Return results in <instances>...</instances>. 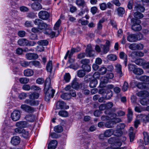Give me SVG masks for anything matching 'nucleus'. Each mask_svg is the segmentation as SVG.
Segmentation results:
<instances>
[{"instance_id": "11", "label": "nucleus", "mask_w": 149, "mask_h": 149, "mask_svg": "<svg viewBox=\"0 0 149 149\" xmlns=\"http://www.w3.org/2000/svg\"><path fill=\"white\" fill-rule=\"evenodd\" d=\"M20 138L18 136H14L12 137L11 139L10 143L14 146H16L18 145L20 142Z\"/></svg>"}, {"instance_id": "6", "label": "nucleus", "mask_w": 149, "mask_h": 149, "mask_svg": "<svg viewBox=\"0 0 149 149\" xmlns=\"http://www.w3.org/2000/svg\"><path fill=\"white\" fill-rule=\"evenodd\" d=\"M21 109L23 111L29 113H32L36 111V109L26 104H22Z\"/></svg>"}, {"instance_id": "13", "label": "nucleus", "mask_w": 149, "mask_h": 149, "mask_svg": "<svg viewBox=\"0 0 149 149\" xmlns=\"http://www.w3.org/2000/svg\"><path fill=\"white\" fill-rule=\"evenodd\" d=\"M136 95L141 98H145L149 95V93L146 91H140L136 93Z\"/></svg>"}, {"instance_id": "40", "label": "nucleus", "mask_w": 149, "mask_h": 149, "mask_svg": "<svg viewBox=\"0 0 149 149\" xmlns=\"http://www.w3.org/2000/svg\"><path fill=\"white\" fill-rule=\"evenodd\" d=\"M59 116L62 117H66L68 116V113L66 111H61L58 112Z\"/></svg>"}, {"instance_id": "45", "label": "nucleus", "mask_w": 149, "mask_h": 149, "mask_svg": "<svg viewBox=\"0 0 149 149\" xmlns=\"http://www.w3.org/2000/svg\"><path fill=\"white\" fill-rule=\"evenodd\" d=\"M134 17L136 18L140 19L143 17L142 14L139 12H136L134 14Z\"/></svg>"}, {"instance_id": "18", "label": "nucleus", "mask_w": 149, "mask_h": 149, "mask_svg": "<svg viewBox=\"0 0 149 149\" xmlns=\"http://www.w3.org/2000/svg\"><path fill=\"white\" fill-rule=\"evenodd\" d=\"M26 57L29 60L34 59L38 58V55L36 54L28 53L26 54Z\"/></svg>"}, {"instance_id": "42", "label": "nucleus", "mask_w": 149, "mask_h": 149, "mask_svg": "<svg viewBox=\"0 0 149 149\" xmlns=\"http://www.w3.org/2000/svg\"><path fill=\"white\" fill-rule=\"evenodd\" d=\"M20 82L22 84L27 83L29 81V79L26 77H22L19 79Z\"/></svg>"}, {"instance_id": "60", "label": "nucleus", "mask_w": 149, "mask_h": 149, "mask_svg": "<svg viewBox=\"0 0 149 149\" xmlns=\"http://www.w3.org/2000/svg\"><path fill=\"white\" fill-rule=\"evenodd\" d=\"M22 88L24 90L26 91H29L31 89V87L28 84H25L23 85Z\"/></svg>"}, {"instance_id": "36", "label": "nucleus", "mask_w": 149, "mask_h": 149, "mask_svg": "<svg viewBox=\"0 0 149 149\" xmlns=\"http://www.w3.org/2000/svg\"><path fill=\"white\" fill-rule=\"evenodd\" d=\"M72 86L73 88L75 89H77L79 87V85L76 80H73L72 84Z\"/></svg>"}, {"instance_id": "30", "label": "nucleus", "mask_w": 149, "mask_h": 149, "mask_svg": "<svg viewBox=\"0 0 149 149\" xmlns=\"http://www.w3.org/2000/svg\"><path fill=\"white\" fill-rule=\"evenodd\" d=\"M145 62V61L142 58H139L136 60L134 61V62L136 65L142 66L143 67V65H144Z\"/></svg>"}, {"instance_id": "55", "label": "nucleus", "mask_w": 149, "mask_h": 149, "mask_svg": "<svg viewBox=\"0 0 149 149\" xmlns=\"http://www.w3.org/2000/svg\"><path fill=\"white\" fill-rule=\"evenodd\" d=\"M31 89L33 91L40 92L41 90V88L39 86L36 85H32L31 86Z\"/></svg>"}, {"instance_id": "21", "label": "nucleus", "mask_w": 149, "mask_h": 149, "mask_svg": "<svg viewBox=\"0 0 149 149\" xmlns=\"http://www.w3.org/2000/svg\"><path fill=\"white\" fill-rule=\"evenodd\" d=\"M100 86L101 87H103L104 86V84L108 82V79L107 76L106 77L103 76L100 78Z\"/></svg>"}, {"instance_id": "32", "label": "nucleus", "mask_w": 149, "mask_h": 149, "mask_svg": "<svg viewBox=\"0 0 149 149\" xmlns=\"http://www.w3.org/2000/svg\"><path fill=\"white\" fill-rule=\"evenodd\" d=\"M64 103L63 101H58L56 104V107L57 109H62L63 108Z\"/></svg>"}, {"instance_id": "41", "label": "nucleus", "mask_w": 149, "mask_h": 149, "mask_svg": "<svg viewBox=\"0 0 149 149\" xmlns=\"http://www.w3.org/2000/svg\"><path fill=\"white\" fill-rule=\"evenodd\" d=\"M122 134L121 130L117 129V130H113V134L116 136H121Z\"/></svg>"}, {"instance_id": "59", "label": "nucleus", "mask_w": 149, "mask_h": 149, "mask_svg": "<svg viewBox=\"0 0 149 149\" xmlns=\"http://www.w3.org/2000/svg\"><path fill=\"white\" fill-rule=\"evenodd\" d=\"M128 87L129 86L128 83L127 82L125 81L123 86L122 90L124 91H126L127 90Z\"/></svg>"}, {"instance_id": "29", "label": "nucleus", "mask_w": 149, "mask_h": 149, "mask_svg": "<svg viewBox=\"0 0 149 149\" xmlns=\"http://www.w3.org/2000/svg\"><path fill=\"white\" fill-rule=\"evenodd\" d=\"M133 73L135 74L140 75L142 74L143 73V70L139 68H134L133 70Z\"/></svg>"}, {"instance_id": "28", "label": "nucleus", "mask_w": 149, "mask_h": 149, "mask_svg": "<svg viewBox=\"0 0 149 149\" xmlns=\"http://www.w3.org/2000/svg\"><path fill=\"white\" fill-rule=\"evenodd\" d=\"M113 134V130L112 129H108L106 130L104 133V136L107 137L111 136Z\"/></svg>"}, {"instance_id": "51", "label": "nucleus", "mask_w": 149, "mask_h": 149, "mask_svg": "<svg viewBox=\"0 0 149 149\" xmlns=\"http://www.w3.org/2000/svg\"><path fill=\"white\" fill-rule=\"evenodd\" d=\"M64 78L66 82H69L70 79V76L68 73H66L64 77Z\"/></svg>"}, {"instance_id": "20", "label": "nucleus", "mask_w": 149, "mask_h": 149, "mask_svg": "<svg viewBox=\"0 0 149 149\" xmlns=\"http://www.w3.org/2000/svg\"><path fill=\"white\" fill-rule=\"evenodd\" d=\"M31 8L32 9L37 10L41 9L42 6L38 3H34L31 5Z\"/></svg>"}, {"instance_id": "25", "label": "nucleus", "mask_w": 149, "mask_h": 149, "mask_svg": "<svg viewBox=\"0 0 149 149\" xmlns=\"http://www.w3.org/2000/svg\"><path fill=\"white\" fill-rule=\"evenodd\" d=\"M27 40L25 38L19 39L18 41V44L20 46H26Z\"/></svg>"}, {"instance_id": "47", "label": "nucleus", "mask_w": 149, "mask_h": 149, "mask_svg": "<svg viewBox=\"0 0 149 149\" xmlns=\"http://www.w3.org/2000/svg\"><path fill=\"white\" fill-rule=\"evenodd\" d=\"M38 44L40 45L41 46H46L48 43V42L46 40H41L38 42Z\"/></svg>"}, {"instance_id": "43", "label": "nucleus", "mask_w": 149, "mask_h": 149, "mask_svg": "<svg viewBox=\"0 0 149 149\" xmlns=\"http://www.w3.org/2000/svg\"><path fill=\"white\" fill-rule=\"evenodd\" d=\"M99 71L100 72V74L103 75L105 74L106 72L107 71V68L104 66H102L99 69Z\"/></svg>"}, {"instance_id": "23", "label": "nucleus", "mask_w": 149, "mask_h": 149, "mask_svg": "<svg viewBox=\"0 0 149 149\" xmlns=\"http://www.w3.org/2000/svg\"><path fill=\"white\" fill-rule=\"evenodd\" d=\"M35 116L31 114H28L26 115L25 117V119L27 121L32 122L34 121L35 119Z\"/></svg>"}, {"instance_id": "34", "label": "nucleus", "mask_w": 149, "mask_h": 149, "mask_svg": "<svg viewBox=\"0 0 149 149\" xmlns=\"http://www.w3.org/2000/svg\"><path fill=\"white\" fill-rule=\"evenodd\" d=\"M75 3L78 6L83 7L85 5V2L84 0H76Z\"/></svg>"}, {"instance_id": "31", "label": "nucleus", "mask_w": 149, "mask_h": 149, "mask_svg": "<svg viewBox=\"0 0 149 149\" xmlns=\"http://www.w3.org/2000/svg\"><path fill=\"white\" fill-rule=\"evenodd\" d=\"M144 136V140L146 145L148 143L149 141V134L147 132H144L143 133Z\"/></svg>"}, {"instance_id": "54", "label": "nucleus", "mask_w": 149, "mask_h": 149, "mask_svg": "<svg viewBox=\"0 0 149 149\" xmlns=\"http://www.w3.org/2000/svg\"><path fill=\"white\" fill-rule=\"evenodd\" d=\"M30 63L31 65L35 66L36 67H39L40 65V62L37 61H30Z\"/></svg>"}, {"instance_id": "39", "label": "nucleus", "mask_w": 149, "mask_h": 149, "mask_svg": "<svg viewBox=\"0 0 149 149\" xmlns=\"http://www.w3.org/2000/svg\"><path fill=\"white\" fill-rule=\"evenodd\" d=\"M61 97L64 100H68L70 98L71 96L68 93H64L61 95Z\"/></svg>"}, {"instance_id": "22", "label": "nucleus", "mask_w": 149, "mask_h": 149, "mask_svg": "<svg viewBox=\"0 0 149 149\" xmlns=\"http://www.w3.org/2000/svg\"><path fill=\"white\" fill-rule=\"evenodd\" d=\"M39 96V94L38 93L35 92H32L29 95V98L31 100L37 99L38 98Z\"/></svg>"}, {"instance_id": "49", "label": "nucleus", "mask_w": 149, "mask_h": 149, "mask_svg": "<svg viewBox=\"0 0 149 149\" xmlns=\"http://www.w3.org/2000/svg\"><path fill=\"white\" fill-rule=\"evenodd\" d=\"M148 103L149 100L145 98H141L140 100L141 104L143 105H147Z\"/></svg>"}, {"instance_id": "1", "label": "nucleus", "mask_w": 149, "mask_h": 149, "mask_svg": "<svg viewBox=\"0 0 149 149\" xmlns=\"http://www.w3.org/2000/svg\"><path fill=\"white\" fill-rule=\"evenodd\" d=\"M50 84V79L47 78L45 81L44 91L45 100L46 101H48L51 97H53L55 93V91L52 89Z\"/></svg>"}, {"instance_id": "53", "label": "nucleus", "mask_w": 149, "mask_h": 149, "mask_svg": "<svg viewBox=\"0 0 149 149\" xmlns=\"http://www.w3.org/2000/svg\"><path fill=\"white\" fill-rule=\"evenodd\" d=\"M132 54H134L137 56L142 57L144 55V53L141 51H137L133 52Z\"/></svg>"}, {"instance_id": "5", "label": "nucleus", "mask_w": 149, "mask_h": 149, "mask_svg": "<svg viewBox=\"0 0 149 149\" xmlns=\"http://www.w3.org/2000/svg\"><path fill=\"white\" fill-rule=\"evenodd\" d=\"M131 22L133 23L132 26V29L135 31H139L141 29V26L140 25L141 21L139 19L132 18L131 19Z\"/></svg>"}, {"instance_id": "38", "label": "nucleus", "mask_w": 149, "mask_h": 149, "mask_svg": "<svg viewBox=\"0 0 149 149\" xmlns=\"http://www.w3.org/2000/svg\"><path fill=\"white\" fill-rule=\"evenodd\" d=\"M54 131L57 133H60L63 131L62 127L60 125L55 126L54 128Z\"/></svg>"}, {"instance_id": "16", "label": "nucleus", "mask_w": 149, "mask_h": 149, "mask_svg": "<svg viewBox=\"0 0 149 149\" xmlns=\"http://www.w3.org/2000/svg\"><path fill=\"white\" fill-rule=\"evenodd\" d=\"M58 144L57 141L56 140H52L48 144V149H55Z\"/></svg>"}, {"instance_id": "48", "label": "nucleus", "mask_w": 149, "mask_h": 149, "mask_svg": "<svg viewBox=\"0 0 149 149\" xmlns=\"http://www.w3.org/2000/svg\"><path fill=\"white\" fill-rule=\"evenodd\" d=\"M101 48L103 49V52L106 54L109 50V47L108 46H106L105 45H102L101 46Z\"/></svg>"}, {"instance_id": "8", "label": "nucleus", "mask_w": 149, "mask_h": 149, "mask_svg": "<svg viewBox=\"0 0 149 149\" xmlns=\"http://www.w3.org/2000/svg\"><path fill=\"white\" fill-rule=\"evenodd\" d=\"M95 51L92 50L91 44L88 45L86 50V52L88 56L91 57L94 56Z\"/></svg>"}, {"instance_id": "62", "label": "nucleus", "mask_w": 149, "mask_h": 149, "mask_svg": "<svg viewBox=\"0 0 149 149\" xmlns=\"http://www.w3.org/2000/svg\"><path fill=\"white\" fill-rule=\"evenodd\" d=\"M100 8L102 10H104L107 8V4L106 3H103L100 4Z\"/></svg>"}, {"instance_id": "4", "label": "nucleus", "mask_w": 149, "mask_h": 149, "mask_svg": "<svg viewBox=\"0 0 149 149\" xmlns=\"http://www.w3.org/2000/svg\"><path fill=\"white\" fill-rule=\"evenodd\" d=\"M121 139L123 140H121L122 141H125L126 140V138L125 137H121L120 140H116L113 143V141H115V138L114 137H111L109 139L108 141L110 144L114 143V145L112 146V149H124L123 148H120L122 144L121 141Z\"/></svg>"}, {"instance_id": "44", "label": "nucleus", "mask_w": 149, "mask_h": 149, "mask_svg": "<svg viewBox=\"0 0 149 149\" xmlns=\"http://www.w3.org/2000/svg\"><path fill=\"white\" fill-rule=\"evenodd\" d=\"M118 15L119 16H122L125 13L124 9L121 7L118 8L117 10Z\"/></svg>"}, {"instance_id": "46", "label": "nucleus", "mask_w": 149, "mask_h": 149, "mask_svg": "<svg viewBox=\"0 0 149 149\" xmlns=\"http://www.w3.org/2000/svg\"><path fill=\"white\" fill-rule=\"evenodd\" d=\"M107 58L111 61H114L117 59L116 56L114 54H110L107 56Z\"/></svg>"}, {"instance_id": "37", "label": "nucleus", "mask_w": 149, "mask_h": 149, "mask_svg": "<svg viewBox=\"0 0 149 149\" xmlns=\"http://www.w3.org/2000/svg\"><path fill=\"white\" fill-rule=\"evenodd\" d=\"M139 80L141 81L145 82H148L149 81V77L145 75L141 76L139 78Z\"/></svg>"}, {"instance_id": "33", "label": "nucleus", "mask_w": 149, "mask_h": 149, "mask_svg": "<svg viewBox=\"0 0 149 149\" xmlns=\"http://www.w3.org/2000/svg\"><path fill=\"white\" fill-rule=\"evenodd\" d=\"M97 84V81L95 79H93L91 80L89 84V86L91 88H94L96 86Z\"/></svg>"}, {"instance_id": "52", "label": "nucleus", "mask_w": 149, "mask_h": 149, "mask_svg": "<svg viewBox=\"0 0 149 149\" xmlns=\"http://www.w3.org/2000/svg\"><path fill=\"white\" fill-rule=\"evenodd\" d=\"M85 75V72L83 70H80L78 71L77 75L80 77H84Z\"/></svg>"}, {"instance_id": "7", "label": "nucleus", "mask_w": 149, "mask_h": 149, "mask_svg": "<svg viewBox=\"0 0 149 149\" xmlns=\"http://www.w3.org/2000/svg\"><path fill=\"white\" fill-rule=\"evenodd\" d=\"M21 113L20 111L17 110H15L11 113V117L14 121H17L20 118Z\"/></svg>"}, {"instance_id": "19", "label": "nucleus", "mask_w": 149, "mask_h": 149, "mask_svg": "<svg viewBox=\"0 0 149 149\" xmlns=\"http://www.w3.org/2000/svg\"><path fill=\"white\" fill-rule=\"evenodd\" d=\"M16 126L22 128L26 127L27 126V123L25 121H21L16 123L15 125Z\"/></svg>"}, {"instance_id": "26", "label": "nucleus", "mask_w": 149, "mask_h": 149, "mask_svg": "<svg viewBox=\"0 0 149 149\" xmlns=\"http://www.w3.org/2000/svg\"><path fill=\"white\" fill-rule=\"evenodd\" d=\"M133 128L132 127H131L129 130V137L130 142H132L134 140L135 134L133 133Z\"/></svg>"}, {"instance_id": "58", "label": "nucleus", "mask_w": 149, "mask_h": 149, "mask_svg": "<svg viewBox=\"0 0 149 149\" xmlns=\"http://www.w3.org/2000/svg\"><path fill=\"white\" fill-rule=\"evenodd\" d=\"M129 48L132 50H136V43L129 44Z\"/></svg>"}, {"instance_id": "61", "label": "nucleus", "mask_w": 149, "mask_h": 149, "mask_svg": "<svg viewBox=\"0 0 149 149\" xmlns=\"http://www.w3.org/2000/svg\"><path fill=\"white\" fill-rule=\"evenodd\" d=\"M144 47L143 45L141 43H136V50H142Z\"/></svg>"}, {"instance_id": "56", "label": "nucleus", "mask_w": 149, "mask_h": 149, "mask_svg": "<svg viewBox=\"0 0 149 149\" xmlns=\"http://www.w3.org/2000/svg\"><path fill=\"white\" fill-rule=\"evenodd\" d=\"M61 23V20L60 19H59L56 22L54 26V29L55 30H56L58 29L59 27V26L60 25Z\"/></svg>"}, {"instance_id": "50", "label": "nucleus", "mask_w": 149, "mask_h": 149, "mask_svg": "<svg viewBox=\"0 0 149 149\" xmlns=\"http://www.w3.org/2000/svg\"><path fill=\"white\" fill-rule=\"evenodd\" d=\"M80 50V49L78 48H72L70 50V52L69 54V57H70V56H72L73 54L75 52H77Z\"/></svg>"}, {"instance_id": "10", "label": "nucleus", "mask_w": 149, "mask_h": 149, "mask_svg": "<svg viewBox=\"0 0 149 149\" xmlns=\"http://www.w3.org/2000/svg\"><path fill=\"white\" fill-rule=\"evenodd\" d=\"M107 93V95H106V97L107 99H109L112 95V92L111 90L109 89L107 91V92L105 88H102L100 89L99 90L98 93L100 94H102L105 93Z\"/></svg>"}, {"instance_id": "63", "label": "nucleus", "mask_w": 149, "mask_h": 149, "mask_svg": "<svg viewBox=\"0 0 149 149\" xmlns=\"http://www.w3.org/2000/svg\"><path fill=\"white\" fill-rule=\"evenodd\" d=\"M82 67L84 68V70L87 72H90L91 70V67L88 65H85L84 66H82Z\"/></svg>"}, {"instance_id": "3", "label": "nucleus", "mask_w": 149, "mask_h": 149, "mask_svg": "<svg viewBox=\"0 0 149 149\" xmlns=\"http://www.w3.org/2000/svg\"><path fill=\"white\" fill-rule=\"evenodd\" d=\"M110 116V120L107 122L105 124L106 127L109 128L114 127V125L116 123L121 121V119L119 118H117L116 115L115 113H113L109 115Z\"/></svg>"}, {"instance_id": "12", "label": "nucleus", "mask_w": 149, "mask_h": 149, "mask_svg": "<svg viewBox=\"0 0 149 149\" xmlns=\"http://www.w3.org/2000/svg\"><path fill=\"white\" fill-rule=\"evenodd\" d=\"M115 70L118 75L120 78L124 75V74L123 73L122 71V66L119 64H117L115 65Z\"/></svg>"}, {"instance_id": "14", "label": "nucleus", "mask_w": 149, "mask_h": 149, "mask_svg": "<svg viewBox=\"0 0 149 149\" xmlns=\"http://www.w3.org/2000/svg\"><path fill=\"white\" fill-rule=\"evenodd\" d=\"M145 10V8L144 6L141 4L135 3L134 5V10L137 11V12H144Z\"/></svg>"}, {"instance_id": "15", "label": "nucleus", "mask_w": 149, "mask_h": 149, "mask_svg": "<svg viewBox=\"0 0 149 149\" xmlns=\"http://www.w3.org/2000/svg\"><path fill=\"white\" fill-rule=\"evenodd\" d=\"M136 86L141 89H149V84L146 83L139 82L136 84Z\"/></svg>"}, {"instance_id": "9", "label": "nucleus", "mask_w": 149, "mask_h": 149, "mask_svg": "<svg viewBox=\"0 0 149 149\" xmlns=\"http://www.w3.org/2000/svg\"><path fill=\"white\" fill-rule=\"evenodd\" d=\"M39 18L44 20L47 19L49 16L48 13L45 11H41L38 13Z\"/></svg>"}, {"instance_id": "24", "label": "nucleus", "mask_w": 149, "mask_h": 149, "mask_svg": "<svg viewBox=\"0 0 149 149\" xmlns=\"http://www.w3.org/2000/svg\"><path fill=\"white\" fill-rule=\"evenodd\" d=\"M24 74L25 76L30 77L32 76L33 74V71L30 69H27L24 71Z\"/></svg>"}, {"instance_id": "35", "label": "nucleus", "mask_w": 149, "mask_h": 149, "mask_svg": "<svg viewBox=\"0 0 149 149\" xmlns=\"http://www.w3.org/2000/svg\"><path fill=\"white\" fill-rule=\"evenodd\" d=\"M22 136L24 138H27L29 136V132L27 131L22 129L21 133Z\"/></svg>"}, {"instance_id": "17", "label": "nucleus", "mask_w": 149, "mask_h": 149, "mask_svg": "<svg viewBox=\"0 0 149 149\" xmlns=\"http://www.w3.org/2000/svg\"><path fill=\"white\" fill-rule=\"evenodd\" d=\"M138 40V38L136 34H131L129 35L127 37V40L130 42H134Z\"/></svg>"}, {"instance_id": "57", "label": "nucleus", "mask_w": 149, "mask_h": 149, "mask_svg": "<svg viewBox=\"0 0 149 149\" xmlns=\"http://www.w3.org/2000/svg\"><path fill=\"white\" fill-rule=\"evenodd\" d=\"M38 101L31 100L30 105L31 106H36L39 104Z\"/></svg>"}, {"instance_id": "2", "label": "nucleus", "mask_w": 149, "mask_h": 149, "mask_svg": "<svg viewBox=\"0 0 149 149\" xmlns=\"http://www.w3.org/2000/svg\"><path fill=\"white\" fill-rule=\"evenodd\" d=\"M38 26V29L40 30H45V31L44 32V33L51 38H52L54 37L57 36L59 33L58 31L57 34L56 35L55 33L54 32L52 31L51 30L48 29V25L45 23L43 22H42Z\"/></svg>"}, {"instance_id": "27", "label": "nucleus", "mask_w": 149, "mask_h": 149, "mask_svg": "<svg viewBox=\"0 0 149 149\" xmlns=\"http://www.w3.org/2000/svg\"><path fill=\"white\" fill-rule=\"evenodd\" d=\"M52 69V62L51 61H49L47 63L46 67V69L47 71L51 73Z\"/></svg>"}, {"instance_id": "64", "label": "nucleus", "mask_w": 149, "mask_h": 149, "mask_svg": "<svg viewBox=\"0 0 149 149\" xmlns=\"http://www.w3.org/2000/svg\"><path fill=\"white\" fill-rule=\"evenodd\" d=\"M27 96L26 94L24 93H22L19 94V98L21 100L24 99Z\"/></svg>"}]
</instances>
